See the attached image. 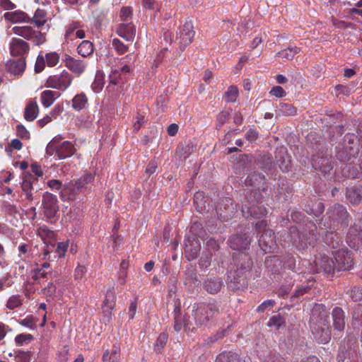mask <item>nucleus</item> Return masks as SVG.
I'll return each instance as SVG.
<instances>
[{
    "label": "nucleus",
    "instance_id": "nucleus-58",
    "mask_svg": "<svg viewBox=\"0 0 362 362\" xmlns=\"http://www.w3.org/2000/svg\"><path fill=\"white\" fill-rule=\"evenodd\" d=\"M270 93L277 98H282L286 95V92L282 87L279 86H274L270 91Z\"/></svg>",
    "mask_w": 362,
    "mask_h": 362
},
{
    "label": "nucleus",
    "instance_id": "nucleus-22",
    "mask_svg": "<svg viewBox=\"0 0 362 362\" xmlns=\"http://www.w3.org/2000/svg\"><path fill=\"white\" fill-rule=\"evenodd\" d=\"M76 151L74 144L65 141L61 143L57 148V155L59 159H64L73 156Z\"/></svg>",
    "mask_w": 362,
    "mask_h": 362
},
{
    "label": "nucleus",
    "instance_id": "nucleus-21",
    "mask_svg": "<svg viewBox=\"0 0 362 362\" xmlns=\"http://www.w3.org/2000/svg\"><path fill=\"white\" fill-rule=\"evenodd\" d=\"M115 296L113 291L107 292L105 300L103 304V311L104 315L110 320L112 317V311L115 307Z\"/></svg>",
    "mask_w": 362,
    "mask_h": 362
},
{
    "label": "nucleus",
    "instance_id": "nucleus-27",
    "mask_svg": "<svg viewBox=\"0 0 362 362\" xmlns=\"http://www.w3.org/2000/svg\"><path fill=\"white\" fill-rule=\"evenodd\" d=\"M332 318L334 329L342 331L345 327L344 313L341 308L335 307L332 310Z\"/></svg>",
    "mask_w": 362,
    "mask_h": 362
},
{
    "label": "nucleus",
    "instance_id": "nucleus-60",
    "mask_svg": "<svg viewBox=\"0 0 362 362\" xmlns=\"http://www.w3.org/2000/svg\"><path fill=\"white\" fill-rule=\"evenodd\" d=\"M64 110L63 105L57 104L54 106V107L52 109V112H50V116L52 119H56L59 114L62 112Z\"/></svg>",
    "mask_w": 362,
    "mask_h": 362
},
{
    "label": "nucleus",
    "instance_id": "nucleus-2",
    "mask_svg": "<svg viewBox=\"0 0 362 362\" xmlns=\"http://www.w3.org/2000/svg\"><path fill=\"white\" fill-rule=\"evenodd\" d=\"M237 264L236 270L230 272L228 280L233 284V288L236 289L243 288L247 285V276L250 272L252 266V260L248 253L240 252L234 256Z\"/></svg>",
    "mask_w": 362,
    "mask_h": 362
},
{
    "label": "nucleus",
    "instance_id": "nucleus-7",
    "mask_svg": "<svg viewBox=\"0 0 362 362\" xmlns=\"http://www.w3.org/2000/svg\"><path fill=\"white\" fill-rule=\"evenodd\" d=\"M42 206L43 214L47 218L55 217L59 210L57 197L48 192H45L42 195Z\"/></svg>",
    "mask_w": 362,
    "mask_h": 362
},
{
    "label": "nucleus",
    "instance_id": "nucleus-12",
    "mask_svg": "<svg viewBox=\"0 0 362 362\" xmlns=\"http://www.w3.org/2000/svg\"><path fill=\"white\" fill-rule=\"evenodd\" d=\"M9 49L11 55L24 58L30 51V45L23 39L13 37L9 44Z\"/></svg>",
    "mask_w": 362,
    "mask_h": 362
},
{
    "label": "nucleus",
    "instance_id": "nucleus-41",
    "mask_svg": "<svg viewBox=\"0 0 362 362\" xmlns=\"http://www.w3.org/2000/svg\"><path fill=\"white\" fill-rule=\"evenodd\" d=\"M35 179L31 175L25 176L22 182L21 188L22 190L25 192H32L33 184Z\"/></svg>",
    "mask_w": 362,
    "mask_h": 362
},
{
    "label": "nucleus",
    "instance_id": "nucleus-46",
    "mask_svg": "<svg viewBox=\"0 0 362 362\" xmlns=\"http://www.w3.org/2000/svg\"><path fill=\"white\" fill-rule=\"evenodd\" d=\"M112 47L119 54H123L126 52L128 49L127 46L124 45L119 40L113 39L112 40Z\"/></svg>",
    "mask_w": 362,
    "mask_h": 362
},
{
    "label": "nucleus",
    "instance_id": "nucleus-51",
    "mask_svg": "<svg viewBox=\"0 0 362 362\" xmlns=\"http://www.w3.org/2000/svg\"><path fill=\"white\" fill-rule=\"evenodd\" d=\"M3 209L5 212L11 215H14L18 212V208L8 202H4Z\"/></svg>",
    "mask_w": 362,
    "mask_h": 362
},
{
    "label": "nucleus",
    "instance_id": "nucleus-39",
    "mask_svg": "<svg viewBox=\"0 0 362 362\" xmlns=\"http://www.w3.org/2000/svg\"><path fill=\"white\" fill-rule=\"evenodd\" d=\"M216 362H239V360L235 354L222 353L218 356Z\"/></svg>",
    "mask_w": 362,
    "mask_h": 362
},
{
    "label": "nucleus",
    "instance_id": "nucleus-28",
    "mask_svg": "<svg viewBox=\"0 0 362 362\" xmlns=\"http://www.w3.org/2000/svg\"><path fill=\"white\" fill-rule=\"evenodd\" d=\"M60 96L59 92L50 90H46L41 93L40 99L42 105L45 107L51 106L56 99Z\"/></svg>",
    "mask_w": 362,
    "mask_h": 362
},
{
    "label": "nucleus",
    "instance_id": "nucleus-49",
    "mask_svg": "<svg viewBox=\"0 0 362 362\" xmlns=\"http://www.w3.org/2000/svg\"><path fill=\"white\" fill-rule=\"evenodd\" d=\"M45 64H46V61H45L44 56L42 54H39L37 58L35 66V72L40 73L42 71H43V69H45Z\"/></svg>",
    "mask_w": 362,
    "mask_h": 362
},
{
    "label": "nucleus",
    "instance_id": "nucleus-47",
    "mask_svg": "<svg viewBox=\"0 0 362 362\" xmlns=\"http://www.w3.org/2000/svg\"><path fill=\"white\" fill-rule=\"evenodd\" d=\"M31 351H20L16 356L18 362H30Z\"/></svg>",
    "mask_w": 362,
    "mask_h": 362
},
{
    "label": "nucleus",
    "instance_id": "nucleus-44",
    "mask_svg": "<svg viewBox=\"0 0 362 362\" xmlns=\"http://www.w3.org/2000/svg\"><path fill=\"white\" fill-rule=\"evenodd\" d=\"M37 320L32 316L27 317L23 320L19 321V324L22 326L28 327L31 329H35L36 327Z\"/></svg>",
    "mask_w": 362,
    "mask_h": 362
},
{
    "label": "nucleus",
    "instance_id": "nucleus-48",
    "mask_svg": "<svg viewBox=\"0 0 362 362\" xmlns=\"http://www.w3.org/2000/svg\"><path fill=\"white\" fill-rule=\"evenodd\" d=\"M146 122L144 115L138 114L135 117V120L133 124L134 131L137 132L140 129L142 125Z\"/></svg>",
    "mask_w": 362,
    "mask_h": 362
},
{
    "label": "nucleus",
    "instance_id": "nucleus-37",
    "mask_svg": "<svg viewBox=\"0 0 362 362\" xmlns=\"http://www.w3.org/2000/svg\"><path fill=\"white\" fill-rule=\"evenodd\" d=\"M25 68V58H21L17 61L13 62L10 65L11 71L15 74H19L22 73Z\"/></svg>",
    "mask_w": 362,
    "mask_h": 362
},
{
    "label": "nucleus",
    "instance_id": "nucleus-45",
    "mask_svg": "<svg viewBox=\"0 0 362 362\" xmlns=\"http://www.w3.org/2000/svg\"><path fill=\"white\" fill-rule=\"evenodd\" d=\"M338 239V235L332 232H327L325 236L324 237L325 243L328 244L329 246H331L332 248L335 247V245L332 241L337 240L336 245H337L339 244Z\"/></svg>",
    "mask_w": 362,
    "mask_h": 362
},
{
    "label": "nucleus",
    "instance_id": "nucleus-64",
    "mask_svg": "<svg viewBox=\"0 0 362 362\" xmlns=\"http://www.w3.org/2000/svg\"><path fill=\"white\" fill-rule=\"evenodd\" d=\"M168 340V336L165 333H161L157 339L156 346L163 348Z\"/></svg>",
    "mask_w": 362,
    "mask_h": 362
},
{
    "label": "nucleus",
    "instance_id": "nucleus-62",
    "mask_svg": "<svg viewBox=\"0 0 362 362\" xmlns=\"http://www.w3.org/2000/svg\"><path fill=\"white\" fill-rule=\"evenodd\" d=\"M245 138L249 141H254L258 138V132L255 129H250L247 132Z\"/></svg>",
    "mask_w": 362,
    "mask_h": 362
},
{
    "label": "nucleus",
    "instance_id": "nucleus-24",
    "mask_svg": "<svg viewBox=\"0 0 362 362\" xmlns=\"http://www.w3.org/2000/svg\"><path fill=\"white\" fill-rule=\"evenodd\" d=\"M223 286L221 278L211 277L207 279L204 283V289L211 294L217 293Z\"/></svg>",
    "mask_w": 362,
    "mask_h": 362
},
{
    "label": "nucleus",
    "instance_id": "nucleus-6",
    "mask_svg": "<svg viewBox=\"0 0 362 362\" xmlns=\"http://www.w3.org/2000/svg\"><path fill=\"white\" fill-rule=\"evenodd\" d=\"M11 30L16 35L32 41L36 45H42L45 42L44 34L33 30L30 26H14Z\"/></svg>",
    "mask_w": 362,
    "mask_h": 362
},
{
    "label": "nucleus",
    "instance_id": "nucleus-26",
    "mask_svg": "<svg viewBox=\"0 0 362 362\" xmlns=\"http://www.w3.org/2000/svg\"><path fill=\"white\" fill-rule=\"evenodd\" d=\"M103 362H119L120 361V347L117 344H114L111 350L107 349L104 351L102 356Z\"/></svg>",
    "mask_w": 362,
    "mask_h": 362
},
{
    "label": "nucleus",
    "instance_id": "nucleus-33",
    "mask_svg": "<svg viewBox=\"0 0 362 362\" xmlns=\"http://www.w3.org/2000/svg\"><path fill=\"white\" fill-rule=\"evenodd\" d=\"M88 103V98L83 93L76 95L72 99V107L80 111L84 109Z\"/></svg>",
    "mask_w": 362,
    "mask_h": 362
},
{
    "label": "nucleus",
    "instance_id": "nucleus-43",
    "mask_svg": "<svg viewBox=\"0 0 362 362\" xmlns=\"http://www.w3.org/2000/svg\"><path fill=\"white\" fill-rule=\"evenodd\" d=\"M33 339V337L30 334H21L16 337L15 342L19 345L22 346L23 344H28Z\"/></svg>",
    "mask_w": 362,
    "mask_h": 362
},
{
    "label": "nucleus",
    "instance_id": "nucleus-55",
    "mask_svg": "<svg viewBox=\"0 0 362 362\" xmlns=\"http://www.w3.org/2000/svg\"><path fill=\"white\" fill-rule=\"evenodd\" d=\"M132 8L131 7H122L120 11V18L124 22L127 21V18L132 14Z\"/></svg>",
    "mask_w": 362,
    "mask_h": 362
},
{
    "label": "nucleus",
    "instance_id": "nucleus-1",
    "mask_svg": "<svg viewBox=\"0 0 362 362\" xmlns=\"http://www.w3.org/2000/svg\"><path fill=\"white\" fill-rule=\"evenodd\" d=\"M329 314V310L322 304L315 305L311 311L310 329L315 339L321 344H326L330 339Z\"/></svg>",
    "mask_w": 362,
    "mask_h": 362
},
{
    "label": "nucleus",
    "instance_id": "nucleus-11",
    "mask_svg": "<svg viewBox=\"0 0 362 362\" xmlns=\"http://www.w3.org/2000/svg\"><path fill=\"white\" fill-rule=\"evenodd\" d=\"M63 62L69 70L77 76L81 75L87 67L86 61L74 58L68 54L64 56Z\"/></svg>",
    "mask_w": 362,
    "mask_h": 362
},
{
    "label": "nucleus",
    "instance_id": "nucleus-57",
    "mask_svg": "<svg viewBox=\"0 0 362 362\" xmlns=\"http://www.w3.org/2000/svg\"><path fill=\"white\" fill-rule=\"evenodd\" d=\"M86 272V269L84 266L78 265L74 271L75 280H81Z\"/></svg>",
    "mask_w": 362,
    "mask_h": 362
},
{
    "label": "nucleus",
    "instance_id": "nucleus-25",
    "mask_svg": "<svg viewBox=\"0 0 362 362\" xmlns=\"http://www.w3.org/2000/svg\"><path fill=\"white\" fill-rule=\"evenodd\" d=\"M4 18L6 21L13 23H30V18L21 11H15L11 12H6L4 14Z\"/></svg>",
    "mask_w": 362,
    "mask_h": 362
},
{
    "label": "nucleus",
    "instance_id": "nucleus-16",
    "mask_svg": "<svg viewBox=\"0 0 362 362\" xmlns=\"http://www.w3.org/2000/svg\"><path fill=\"white\" fill-rule=\"evenodd\" d=\"M185 255L188 260H193L198 257L201 243L198 238H188L185 240Z\"/></svg>",
    "mask_w": 362,
    "mask_h": 362
},
{
    "label": "nucleus",
    "instance_id": "nucleus-29",
    "mask_svg": "<svg viewBox=\"0 0 362 362\" xmlns=\"http://www.w3.org/2000/svg\"><path fill=\"white\" fill-rule=\"evenodd\" d=\"M346 198L353 204H358L362 202V187H354L347 189Z\"/></svg>",
    "mask_w": 362,
    "mask_h": 362
},
{
    "label": "nucleus",
    "instance_id": "nucleus-8",
    "mask_svg": "<svg viewBox=\"0 0 362 362\" xmlns=\"http://www.w3.org/2000/svg\"><path fill=\"white\" fill-rule=\"evenodd\" d=\"M334 258L335 269L345 271L350 269L354 264V259L349 251L345 249H339L332 252Z\"/></svg>",
    "mask_w": 362,
    "mask_h": 362
},
{
    "label": "nucleus",
    "instance_id": "nucleus-14",
    "mask_svg": "<svg viewBox=\"0 0 362 362\" xmlns=\"http://www.w3.org/2000/svg\"><path fill=\"white\" fill-rule=\"evenodd\" d=\"M329 214L334 223H337V225L340 223L342 226L347 225L348 213L342 205L334 204Z\"/></svg>",
    "mask_w": 362,
    "mask_h": 362
},
{
    "label": "nucleus",
    "instance_id": "nucleus-35",
    "mask_svg": "<svg viewBox=\"0 0 362 362\" xmlns=\"http://www.w3.org/2000/svg\"><path fill=\"white\" fill-rule=\"evenodd\" d=\"M78 53L82 57H87L93 52V45L89 40H83L77 47Z\"/></svg>",
    "mask_w": 362,
    "mask_h": 362
},
{
    "label": "nucleus",
    "instance_id": "nucleus-18",
    "mask_svg": "<svg viewBox=\"0 0 362 362\" xmlns=\"http://www.w3.org/2000/svg\"><path fill=\"white\" fill-rule=\"evenodd\" d=\"M116 33L127 41H132L135 37L136 29L131 22L127 21L118 25Z\"/></svg>",
    "mask_w": 362,
    "mask_h": 362
},
{
    "label": "nucleus",
    "instance_id": "nucleus-13",
    "mask_svg": "<svg viewBox=\"0 0 362 362\" xmlns=\"http://www.w3.org/2000/svg\"><path fill=\"white\" fill-rule=\"evenodd\" d=\"M314 263L316 267L315 270L316 272L323 271L326 274H332L335 270L334 262L325 255L316 257Z\"/></svg>",
    "mask_w": 362,
    "mask_h": 362
},
{
    "label": "nucleus",
    "instance_id": "nucleus-56",
    "mask_svg": "<svg viewBox=\"0 0 362 362\" xmlns=\"http://www.w3.org/2000/svg\"><path fill=\"white\" fill-rule=\"evenodd\" d=\"M68 247V242H60L57 244V252L60 257H64L65 255Z\"/></svg>",
    "mask_w": 362,
    "mask_h": 362
},
{
    "label": "nucleus",
    "instance_id": "nucleus-38",
    "mask_svg": "<svg viewBox=\"0 0 362 362\" xmlns=\"http://www.w3.org/2000/svg\"><path fill=\"white\" fill-rule=\"evenodd\" d=\"M44 57L46 61V64L49 67L56 66L59 61V56L55 52L47 53Z\"/></svg>",
    "mask_w": 362,
    "mask_h": 362
},
{
    "label": "nucleus",
    "instance_id": "nucleus-23",
    "mask_svg": "<svg viewBox=\"0 0 362 362\" xmlns=\"http://www.w3.org/2000/svg\"><path fill=\"white\" fill-rule=\"evenodd\" d=\"M243 216L245 218H261L267 214V209L263 206H255L253 207L243 206L242 209Z\"/></svg>",
    "mask_w": 362,
    "mask_h": 362
},
{
    "label": "nucleus",
    "instance_id": "nucleus-31",
    "mask_svg": "<svg viewBox=\"0 0 362 362\" xmlns=\"http://www.w3.org/2000/svg\"><path fill=\"white\" fill-rule=\"evenodd\" d=\"M313 166L316 170L317 169L325 173L329 172L332 168L328 158L320 156L313 159Z\"/></svg>",
    "mask_w": 362,
    "mask_h": 362
},
{
    "label": "nucleus",
    "instance_id": "nucleus-50",
    "mask_svg": "<svg viewBox=\"0 0 362 362\" xmlns=\"http://www.w3.org/2000/svg\"><path fill=\"white\" fill-rule=\"evenodd\" d=\"M284 323V320L279 315H277L270 318L268 325L269 327L274 326L276 328H279Z\"/></svg>",
    "mask_w": 362,
    "mask_h": 362
},
{
    "label": "nucleus",
    "instance_id": "nucleus-5",
    "mask_svg": "<svg viewBox=\"0 0 362 362\" xmlns=\"http://www.w3.org/2000/svg\"><path fill=\"white\" fill-rule=\"evenodd\" d=\"M218 313V308L215 303H199L194 310L196 324L206 325L214 316Z\"/></svg>",
    "mask_w": 362,
    "mask_h": 362
},
{
    "label": "nucleus",
    "instance_id": "nucleus-20",
    "mask_svg": "<svg viewBox=\"0 0 362 362\" xmlns=\"http://www.w3.org/2000/svg\"><path fill=\"white\" fill-rule=\"evenodd\" d=\"M276 159L279 168L283 172H288L291 167V158L287 151L283 148L279 150L276 154Z\"/></svg>",
    "mask_w": 362,
    "mask_h": 362
},
{
    "label": "nucleus",
    "instance_id": "nucleus-30",
    "mask_svg": "<svg viewBox=\"0 0 362 362\" xmlns=\"http://www.w3.org/2000/svg\"><path fill=\"white\" fill-rule=\"evenodd\" d=\"M39 112L37 104L35 101L30 100L24 111V117L27 121L32 122L36 119Z\"/></svg>",
    "mask_w": 362,
    "mask_h": 362
},
{
    "label": "nucleus",
    "instance_id": "nucleus-63",
    "mask_svg": "<svg viewBox=\"0 0 362 362\" xmlns=\"http://www.w3.org/2000/svg\"><path fill=\"white\" fill-rule=\"evenodd\" d=\"M135 59H136V57L132 54H127L124 57L122 58L121 59V61H120V63L121 64H133L134 62H135Z\"/></svg>",
    "mask_w": 362,
    "mask_h": 362
},
{
    "label": "nucleus",
    "instance_id": "nucleus-9",
    "mask_svg": "<svg viewBox=\"0 0 362 362\" xmlns=\"http://www.w3.org/2000/svg\"><path fill=\"white\" fill-rule=\"evenodd\" d=\"M358 141L354 134H347L344 139L343 150L344 155L340 154V147L337 146V154L341 159H349L351 156H354L357 151Z\"/></svg>",
    "mask_w": 362,
    "mask_h": 362
},
{
    "label": "nucleus",
    "instance_id": "nucleus-42",
    "mask_svg": "<svg viewBox=\"0 0 362 362\" xmlns=\"http://www.w3.org/2000/svg\"><path fill=\"white\" fill-rule=\"evenodd\" d=\"M21 299L20 296L14 295L11 296L6 303V308L9 310H13L21 305Z\"/></svg>",
    "mask_w": 362,
    "mask_h": 362
},
{
    "label": "nucleus",
    "instance_id": "nucleus-4",
    "mask_svg": "<svg viewBox=\"0 0 362 362\" xmlns=\"http://www.w3.org/2000/svg\"><path fill=\"white\" fill-rule=\"evenodd\" d=\"M74 77L66 70H63L59 74L49 76L45 82V86L65 91L72 83Z\"/></svg>",
    "mask_w": 362,
    "mask_h": 362
},
{
    "label": "nucleus",
    "instance_id": "nucleus-3",
    "mask_svg": "<svg viewBox=\"0 0 362 362\" xmlns=\"http://www.w3.org/2000/svg\"><path fill=\"white\" fill-rule=\"evenodd\" d=\"M309 230V235L307 234L299 235L298 230L296 227L290 228L291 240L293 245L299 250H305L308 246H313L318 238V234L316 232L317 227L313 223L307 225Z\"/></svg>",
    "mask_w": 362,
    "mask_h": 362
},
{
    "label": "nucleus",
    "instance_id": "nucleus-34",
    "mask_svg": "<svg viewBox=\"0 0 362 362\" xmlns=\"http://www.w3.org/2000/svg\"><path fill=\"white\" fill-rule=\"evenodd\" d=\"M47 22V13L42 9H37L30 23H33L35 26L40 27Z\"/></svg>",
    "mask_w": 362,
    "mask_h": 362
},
{
    "label": "nucleus",
    "instance_id": "nucleus-40",
    "mask_svg": "<svg viewBox=\"0 0 362 362\" xmlns=\"http://www.w3.org/2000/svg\"><path fill=\"white\" fill-rule=\"evenodd\" d=\"M238 95V90L235 86H230L225 93V100L228 103H233Z\"/></svg>",
    "mask_w": 362,
    "mask_h": 362
},
{
    "label": "nucleus",
    "instance_id": "nucleus-54",
    "mask_svg": "<svg viewBox=\"0 0 362 362\" xmlns=\"http://www.w3.org/2000/svg\"><path fill=\"white\" fill-rule=\"evenodd\" d=\"M185 284H195L197 281L196 274L193 270H187L185 274Z\"/></svg>",
    "mask_w": 362,
    "mask_h": 362
},
{
    "label": "nucleus",
    "instance_id": "nucleus-52",
    "mask_svg": "<svg viewBox=\"0 0 362 362\" xmlns=\"http://www.w3.org/2000/svg\"><path fill=\"white\" fill-rule=\"evenodd\" d=\"M119 77V71L117 70L112 71L109 76L110 83L107 88L110 89L112 86H115L118 83V78Z\"/></svg>",
    "mask_w": 362,
    "mask_h": 362
},
{
    "label": "nucleus",
    "instance_id": "nucleus-61",
    "mask_svg": "<svg viewBox=\"0 0 362 362\" xmlns=\"http://www.w3.org/2000/svg\"><path fill=\"white\" fill-rule=\"evenodd\" d=\"M56 290H57V288H56L55 286H54L52 284V283H49L48 286L43 289V291H44V294L52 297L56 293Z\"/></svg>",
    "mask_w": 362,
    "mask_h": 362
},
{
    "label": "nucleus",
    "instance_id": "nucleus-32",
    "mask_svg": "<svg viewBox=\"0 0 362 362\" xmlns=\"http://www.w3.org/2000/svg\"><path fill=\"white\" fill-rule=\"evenodd\" d=\"M246 183L247 185L251 186L255 189H260L264 188L265 180L259 174L254 173L247 177Z\"/></svg>",
    "mask_w": 362,
    "mask_h": 362
},
{
    "label": "nucleus",
    "instance_id": "nucleus-59",
    "mask_svg": "<svg viewBox=\"0 0 362 362\" xmlns=\"http://www.w3.org/2000/svg\"><path fill=\"white\" fill-rule=\"evenodd\" d=\"M228 117V113L225 111L221 112L216 117L217 125L222 127Z\"/></svg>",
    "mask_w": 362,
    "mask_h": 362
},
{
    "label": "nucleus",
    "instance_id": "nucleus-10",
    "mask_svg": "<svg viewBox=\"0 0 362 362\" xmlns=\"http://www.w3.org/2000/svg\"><path fill=\"white\" fill-rule=\"evenodd\" d=\"M259 245L266 253L274 252L276 250V238L272 230H264L259 236Z\"/></svg>",
    "mask_w": 362,
    "mask_h": 362
},
{
    "label": "nucleus",
    "instance_id": "nucleus-15",
    "mask_svg": "<svg viewBox=\"0 0 362 362\" xmlns=\"http://www.w3.org/2000/svg\"><path fill=\"white\" fill-rule=\"evenodd\" d=\"M250 244V238L245 234L232 235L229 240V245L233 250H246Z\"/></svg>",
    "mask_w": 362,
    "mask_h": 362
},
{
    "label": "nucleus",
    "instance_id": "nucleus-36",
    "mask_svg": "<svg viewBox=\"0 0 362 362\" xmlns=\"http://www.w3.org/2000/svg\"><path fill=\"white\" fill-rule=\"evenodd\" d=\"M299 51H300V49L298 47H295L294 48L288 47L286 49L279 52L276 56L283 58V59L291 60V59H293L295 55L298 52H299Z\"/></svg>",
    "mask_w": 362,
    "mask_h": 362
},
{
    "label": "nucleus",
    "instance_id": "nucleus-53",
    "mask_svg": "<svg viewBox=\"0 0 362 362\" xmlns=\"http://www.w3.org/2000/svg\"><path fill=\"white\" fill-rule=\"evenodd\" d=\"M17 135L23 139H28L30 138V133L22 124H18L16 127Z\"/></svg>",
    "mask_w": 362,
    "mask_h": 362
},
{
    "label": "nucleus",
    "instance_id": "nucleus-19",
    "mask_svg": "<svg viewBox=\"0 0 362 362\" xmlns=\"http://www.w3.org/2000/svg\"><path fill=\"white\" fill-rule=\"evenodd\" d=\"M86 187H87L86 180H82L81 177L73 182L66 185L62 191L61 197L62 199H64V194L66 193H69L74 196L78 192L81 191L82 188Z\"/></svg>",
    "mask_w": 362,
    "mask_h": 362
},
{
    "label": "nucleus",
    "instance_id": "nucleus-17",
    "mask_svg": "<svg viewBox=\"0 0 362 362\" xmlns=\"http://www.w3.org/2000/svg\"><path fill=\"white\" fill-rule=\"evenodd\" d=\"M195 32L192 22H186L180 33V44L185 49L192 42Z\"/></svg>",
    "mask_w": 362,
    "mask_h": 362
}]
</instances>
